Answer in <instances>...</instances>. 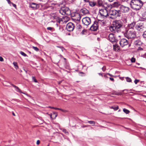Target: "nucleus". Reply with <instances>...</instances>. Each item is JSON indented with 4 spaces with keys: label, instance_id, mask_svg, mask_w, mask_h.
<instances>
[{
    "label": "nucleus",
    "instance_id": "1",
    "mask_svg": "<svg viewBox=\"0 0 146 146\" xmlns=\"http://www.w3.org/2000/svg\"><path fill=\"white\" fill-rule=\"evenodd\" d=\"M123 26V23L119 20H115L112 25L110 27V30L112 32H118Z\"/></svg>",
    "mask_w": 146,
    "mask_h": 146
},
{
    "label": "nucleus",
    "instance_id": "2",
    "mask_svg": "<svg viewBox=\"0 0 146 146\" xmlns=\"http://www.w3.org/2000/svg\"><path fill=\"white\" fill-rule=\"evenodd\" d=\"M143 4L141 0H131L130 4L132 9L137 11L141 9Z\"/></svg>",
    "mask_w": 146,
    "mask_h": 146
},
{
    "label": "nucleus",
    "instance_id": "3",
    "mask_svg": "<svg viewBox=\"0 0 146 146\" xmlns=\"http://www.w3.org/2000/svg\"><path fill=\"white\" fill-rule=\"evenodd\" d=\"M108 16L111 19H115L117 17L121 16L120 11L119 10L111 9L109 11Z\"/></svg>",
    "mask_w": 146,
    "mask_h": 146
},
{
    "label": "nucleus",
    "instance_id": "4",
    "mask_svg": "<svg viewBox=\"0 0 146 146\" xmlns=\"http://www.w3.org/2000/svg\"><path fill=\"white\" fill-rule=\"evenodd\" d=\"M124 35L128 39H134L136 37V32L134 29H126Z\"/></svg>",
    "mask_w": 146,
    "mask_h": 146
},
{
    "label": "nucleus",
    "instance_id": "5",
    "mask_svg": "<svg viewBox=\"0 0 146 146\" xmlns=\"http://www.w3.org/2000/svg\"><path fill=\"white\" fill-rule=\"evenodd\" d=\"M108 13L106 9H101L99 10L98 15L102 19H104L108 16Z\"/></svg>",
    "mask_w": 146,
    "mask_h": 146
},
{
    "label": "nucleus",
    "instance_id": "6",
    "mask_svg": "<svg viewBox=\"0 0 146 146\" xmlns=\"http://www.w3.org/2000/svg\"><path fill=\"white\" fill-rule=\"evenodd\" d=\"M108 39L113 44L116 43L118 41L115 35L112 33L109 34Z\"/></svg>",
    "mask_w": 146,
    "mask_h": 146
},
{
    "label": "nucleus",
    "instance_id": "7",
    "mask_svg": "<svg viewBox=\"0 0 146 146\" xmlns=\"http://www.w3.org/2000/svg\"><path fill=\"white\" fill-rule=\"evenodd\" d=\"M59 12L62 15H69L70 14V11L68 8L64 7L61 9L59 10Z\"/></svg>",
    "mask_w": 146,
    "mask_h": 146
},
{
    "label": "nucleus",
    "instance_id": "8",
    "mask_svg": "<svg viewBox=\"0 0 146 146\" xmlns=\"http://www.w3.org/2000/svg\"><path fill=\"white\" fill-rule=\"evenodd\" d=\"M103 21V20H99L98 22L95 21L94 23L91 27L90 29L92 31H96L98 29V24Z\"/></svg>",
    "mask_w": 146,
    "mask_h": 146
},
{
    "label": "nucleus",
    "instance_id": "9",
    "mask_svg": "<svg viewBox=\"0 0 146 146\" xmlns=\"http://www.w3.org/2000/svg\"><path fill=\"white\" fill-rule=\"evenodd\" d=\"M74 24L71 22L68 23L66 25V29L68 31H72L74 28Z\"/></svg>",
    "mask_w": 146,
    "mask_h": 146
},
{
    "label": "nucleus",
    "instance_id": "10",
    "mask_svg": "<svg viewBox=\"0 0 146 146\" xmlns=\"http://www.w3.org/2000/svg\"><path fill=\"white\" fill-rule=\"evenodd\" d=\"M82 22L84 25L87 26L89 25L91 23L90 18L88 17H85L83 19Z\"/></svg>",
    "mask_w": 146,
    "mask_h": 146
},
{
    "label": "nucleus",
    "instance_id": "11",
    "mask_svg": "<svg viewBox=\"0 0 146 146\" xmlns=\"http://www.w3.org/2000/svg\"><path fill=\"white\" fill-rule=\"evenodd\" d=\"M128 43V41L124 38L121 39L119 41V44L122 47L127 45Z\"/></svg>",
    "mask_w": 146,
    "mask_h": 146
},
{
    "label": "nucleus",
    "instance_id": "12",
    "mask_svg": "<svg viewBox=\"0 0 146 146\" xmlns=\"http://www.w3.org/2000/svg\"><path fill=\"white\" fill-rule=\"evenodd\" d=\"M119 8L120 9V10L119 11H120L121 13V12L124 13L128 12L129 10V7L123 5L120 6Z\"/></svg>",
    "mask_w": 146,
    "mask_h": 146
},
{
    "label": "nucleus",
    "instance_id": "13",
    "mask_svg": "<svg viewBox=\"0 0 146 146\" xmlns=\"http://www.w3.org/2000/svg\"><path fill=\"white\" fill-rule=\"evenodd\" d=\"M29 5V7L34 10L37 9L40 7L39 4H36L34 3H30Z\"/></svg>",
    "mask_w": 146,
    "mask_h": 146
},
{
    "label": "nucleus",
    "instance_id": "14",
    "mask_svg": "<svg viewBox=\"0 0 146 146\" xmlns=\"http://www.w3.org/2000/svg\"><path fill=\"white\" fill-rule=\"evenodd\" d=\"M144 28V24L142 23H139L135 27L136 29L139 31H143Z\"/></svg>",
    "mask_w": 146,
    "mask_h": 146
},
{
    "label": "nucleus",
    "instance_id": "15",
    "mask_svg": "<svg viewBox=\"0 0 146 146\" xmlns=\"http://www.w3.org/2000/svg\"><path fill=\"white\" fill-rule=\"evenodd\" d=\"M81 16L80 14L78 13H76L74 16H73L72 19L75 22H79L80 20Z\"/></svg>",
    "mask_w": 146,
    "mask_h": 146
},
{
    "label": "nucleus",
    "instance_id": "16",
    "mask_svg": "<svg viewBox=\"0 0 146 146\" xmlns=\"http://www.w3.org/2000/svg\"><path fill=\"white\" fill-rule=\"evenodd\" d=\"M135 24L136 22L134 21L130 24H129L127 26L128 29L134 30V28Z\"/></svg>",
    "mask_w": 146,
    "mask_h": 146
},
{
    "label": "nucleus",
    "instance_id": "17",
    "mask_svg": "<svg viewBox=\"0 0 146 146\" xmlns=\"http://www.w3.org/2000/svg\"><path fill=\"white\" fill-rule=\"evenodd\" d=\"M80 12L82 13L83 15H85L88 13L89 11L86 8H84L80 10Z\"/></svg>",
    "mask_w": 146,
    "mask_h": 146
},
{
    "label": "nucleus",
    "instance_id": "18",
    "mask_svg": "<svg viewBox=\"0 0 146 146\" xmlns=\"http://www.w3.org/2000/svg\"><path fill=\"white\" fill-rule=\"evenodd\" d=\"M115 44H113V48L114 50L116 51H118L119 50L120 47L119 46L116 44V43H115Z\"/></svg>",
    "mask_w": 146,
    "mask_h": 146
},
{
    "label": "nucleus",
    "instance_id": "19",
    "mask_svg": "<svg viewBox=\"0 0 146 146\" xmlns=\"http://www.w3.org/2000/svg\"><path fill=\"white\" fill-rule=\"evenodd\" d=\"M89 5L91 7H93L95 6L96 4V3L94 1H90L88 2Z\"/></svg>",
    "mask_w": 146,
    "mask_h": 146
},
{
    "label": "nucleus",
    "instance_id": "20",
    "mask_svg": "<svg viewBox=\"0 0 146 146\" xmlns=\"http://www.w3.org/2000/svg\"><path fill=\"white\" fill-rule=\"evenodd\" d=\"M141 21H144L146 20V13H143L142 14V18H141Z\"/></svg>",
    "mask_w": 146,
    "mask_h": 146
},
{
    "label": "nucleus",
    "instance_id": "21",
    "mask_svg": "<svg viewBox=\"0 0 146 146\" xmlns=\"http://www.w3.org/2000/svg\"><path fill=\"white\" fill-rule=\"evenodd\" d=\"M114 6L115 7H118L119 6L120 7L121 5L120 3L118 2H115L113 4Z\"/></svg>",
    "mask_w": 146,
    "mask_h": 146
},
{
    "label": "nucleus",
    "instance_id": "22",
    "mask_svg": "<svg viewBox=\"0 0 146 146\" xmlns=\"http://www.w3.org/2000/svg\"><path fill=\"white\" fill-rule=\"evenodd\" d=\"M15 89V90L17 92L25 94V93H24L23 92H21V90L17 86H16V87Z\"/></svg>",
    "mask_w": 146,
    "mask_h": 146
},
{
    "label": "nucleus",
    "instance_id": "23",
    "mask_svg": "<svg viewBox=\"0 0 146 146\" xmlns=\"http://www.w3.org/2000/svg\"><path fill=\"white\" fill-rule=\"evenodd\" d=\"M110 109H113L115 111L119 109V107L117 106L115 107H113V106H110Z\"/></svg>",
    "mask_w": 146,
    "mask_h": 146
},
{
    "label": "nucleus",
    "instance_id": "24",
    "mask_svg": "<svg viewBox=\"0 0 146 146\" xmlns=\"http://www.w3.org/2000/svg\"><path fill=\"white\" fill-rule=\"evenodd\" d=\"M123 111L125 113L127 114H129L130 113V111L129 110L125 109H123Z\"/></svg>",
    "mask_w": 146,
    "mask_h": 146
},
{
    "label": "nucleus",
    "instance_id": "25",
    "mask_svg": "<svg viewBox=\"0 0 146 146\" xmlns=\"http://www.w3.org/2000/svg\"><path fill=\"white\" fill-rule=\"evenodd\" d=\"M14 65L15 68L16 69H17L19 67L17 65V63L15 62H14L13 63Z\"/></svg>",
    "mask_w": 146,
    "mask_h": 146
},
{
    "label": "nucleus",
    "instance_id": "26",
    "mask_svg": "<svg viewBox=\"0 0 146 146\" xmlns=\"http://www.w3.org/2000/svg\"><path fill=\"white\" fill-rule=\"evenodd\" d=\"M56 21L57 22L60 23L61 21H62L61 19L59 17H57L56 18Z\"/></svg>",
    "mask_w": 146,
    "mask_h": 146
},
{
    "label": "nucleus",
    "instance_id": "27",
    "mask_svg": "<svg viewBox=\"0 0 146 146\" xmlns=\"http://www.w3.org/2000/svg\"><path fill=\"white\" fill-rule=\"evenodd\" d=\"M88 122L89 123L93 125H94L95 124V122L94 121H88Z\"/></svg>",
    "mask_w": 146,
    "mask_h": 146
},
{
    "label": "nucleus",
    "instance_id": "28",
    "mask_svg": "<svg viewBox=\"0 0 146 146\" xmlns=\"http://www.w3.org/2000/svg\"><path fill=\"white\" fill-rule=\"evenodd\" d=\"M142 36L143 38L146 40V31L143 32Z\"/></svg>",
    "mask_w": 146,
    "mask_h": 146
},
{
    "label": "nucleus",
    "instance_id": "29",
    "mask_svg": "<svg viewBox=\"0 0 146 146\" xmlns=\"http://www.w3.org/2000/svg\"><path fill=\"white\" fill-rule=\"evenodd\" d=\"M126 81L127 82H131V79L130 78H129L128 77H126Z\"/></svg>",
    "mask_w": 146,
    "mask_h": 146
},
{
    "label": "nucleus",
    "instance_id": "30",
    "mask_svg": "<svg viewBox=\"0 0 146 146\" xmlns=\"http://www.w3.org/2000/svg\"><path fill=\"white\" fill-rule=\"evenodd\" d=\"M20 53L24 56L26 57L27 56V54L21 51L20 52Z\"/></svg>",
    "mask_w": 146,
    "mask_h": 146
},
{
    "label": "nucleus",
    "instance_id": "31",
    "mask_svg": "<svg viewBox=\"0 0 146 146\" xmlns=\"http://www.w3.org/2000/svg\"><path fill=\"white\" fill-rule=\"evenodd\" d=\"M32 47L36 51H38L39 50V49L36 47L33 46Z\"/></svg>",
    "mask_w": 146,
    "mask_h": 146
},
{
    "label": "nucleus",
    "instance_id": "32",
    "mask_svg": "<svg viewBox=\"0 0 146 146\" xmlns=\"http://www.w3.org/2000/svg\"><path fill=\"white\" fill-rule=\"evenodd\" d=\"M131 61L132 62H135V58L134 57H132L131 59Z\"/></svg>",
    "mask_w": 146,
    "mask_h": 146
},
{
    "label": "nucleus",
    "instance_id": "33",
    "mask_svg": "<svg viewBox=\"0 0 146 146\" xmlns=\"http://www.w3.org/2000/svg\"><path fill=\"white\" fill-rule=\"evenodd\" d=\"M140 42H141V41L140 40H136L135 41V44L136 45H137V44L139 45Z\"/></svg>",
    "mask_w": 146,
    "mask_h": 146
},
{
    "label": "nucleus",
    "instance_id": "34",
    "mask_svg": "<svg viewBox=\"0 0 146 146\" xmlns=\"http://www.w3.org/2000/svg\"><path fill=\"white\" fill-rule=\"evenodd\" d=\"M62 131L67 134H68V132L66 130V129H63L62 130Z\"/></svg>",
    "mask_w": 146,
    "mask_h": 146
},
{
    "label": "nucleus",
    "instance_id": "35",
    "mask_svg": "<svg viewBox=\"0 0 146 146\" xmlns=\"http://www.w3.org/2000/svg\"><path fill=\"white\" fill-rule=\"evenodd\" d=\"M32 80H33V81L35 82H37V80L35 79V77L34 76H32Z\"/></svg>",
    "mask_w": 146,
    "mask_h": 146
},
{
    "label": "nucleus",
    "instance_id": "36",
    "mask_svg": "<svg viewBox=\"0 0 146 146\" xmlns=\"http://www.w3.org/2000/svg\"><path fill=\"white\" fill-rule=\"evenodd\" d=\"M77 27L78 29H80L82 28V27L81 26V25H80L79 24H77Z\"/></svg>",
    "mask_w": 146,
    "mask_h": 146
},
{
    "label": "nucleus",
    "instance_id": "37",
    "mask_svg": "<svg viewBox=\"0 0 146 146\" xmlns=\"http://www.w3.org/2000/svg\"><path fill=\"white\" fill-rule=\"evenodd\" d=\"M58 110H60L61 111H62L64 112H66L67 111L66 110H64L62 109H61L60 108H58Z\"/></svg>",
    "mask_w": 146,
    "mask_h": 146
},
{
    "label": "nucleus",
    "instance_id": "38",
    "mask_svg": "<svg viewBox=\"0 0 146 146\" xmlns=\"http://www.w3.org/2000/svg\"><path fill=\"white\" fill-rule=\"evenodd\" d=\"M53 28L51 27H48L47 28V29L48 30H50V31H52L53 29Z\"/></svg>",
    "mask_w": 146,
    "mask_h": 146
},
{
    "label": "nucleus",
    "instance_id": "39",
    "mask_svg": "<svg viewBox=\"0 0 146 146\" xmlns=\"http://www.w3.org/2000/svg\"><path fill=\"white\" fill-rule=\"evenodd\" d=\"M12 5L15 8H16V4L13 3L12 2L11 3V5Z\"/></svg>",
    "mask_w": 146,
    "mask_h": 146
},
{
    "label": "nucleus",
    "instance_id": "40",
    "mask_svg": "<svg viewBox=\"0 0 146 146\" xmlns=\"http://www.w3.org/2000/svg\"><path fill=\"white\" fill-rule=\"evenodd\" d=\"M139 82V80L137 79L135 80L134 81V83L135 84H137Z\"/></svg>",
    "mask_w": 146,
    "mask_h": 146
},
{
    "label": "nucleus",
    "instance_id": "41",
    "mask_svg": "<svg viewBox=\"0 0 146 146\" xmlns=\"http://www.w3.org/2000/svg\"><path fill=\"white\" fill-rule=\"evenodd\" d=\"M7 1L8 3L11 6V3L12 2L10 0H6Z\"/></svg>",
    "mask_w": 146,
    "mask_h": 146
},
{
    "label": "nucleus",
    "instance_id": "42",
    "mask_svg": "<svg viewBox=\"0 0 146 146\" xmlns=\"http://www.w3.org/2000/svg\"><path fill=\"white\" fill-rule=\"evenodd\" d=\"M102 69L103 72H104L105 71V70H106V68L105 66H103L102 68Z\"/></svg>",
    "mask_w": 146,
    "mask_h": 146
},
{
    "label": "nucleus",
    "instance_id": "43",
    "mask_svg": "<svg viewBox=\"0 0 146 146\" xmlns=\"http://www.w3.org/2000/svg\"><path fill=\"white\" fill-rule=\"evenodd\" d=\"M0 61L1 62H3V58L1 56H0Z\"/></svg>",
    "mask_w": 146,
    "mask_h": 146
},
{
    "label": "nucleus",
    "instance_id": "44",
    "mask_svg": "<svg viewBox=\"0 0 146 146\" xmlns=\"http://www.w3.org/2000/svg\"><path fill=\"white\" fill-rule=\"evenodd\" d=\"M57 47L58 48H61L62 49V51H63V49H64V48L62 46H57Z\"/></svg>",
    "mask_w": 146,
    "mask_h": 146
},
{
    "label": "nucleus",
    "instance_id": "45",
    "mask_svg": "<svg viewBox=\"0 0 146 146\" xmlns=\"http://www.w3.org/2000/svg\"><path fill=\"white\" fill-rule=\"evenodd\" d=\"M109 79L111 80L112 81H114V79L113 78H110Z\"/></svg>",
    "mask_w": 146,
    "mask_h": 146
},
{
    "label": "nucleus",
    "instance_id": "46",
    "mask_svg": "<svg viewBox=\"0 0 146 146\" xmlns=\"http://www.w3.org/2000/svg\"><path fill=\"white\" fill-rule=\"evenodd\" d=\"M40 143V141L39 140L37 141L36 142V144L37 145L39 144Z\"/></svg>",
    "mask_w": 146,
    "mask_h": 146
},
{
    "label": "nucleus",
    "instance_id": "47",
    "mask_svg": "<svg viewBox=\"0 0 146 146\" xmlns=\"http://www.w3.org/2000/svg\"><path fill=\"white\" fill-rule=\"evenodd\" d=\"M107 75H108L107 74H105L104 75V76L105 78H108V77L107 76Z\"/></svg>",
    "mask_w": 146,
    "mask_h": 146
},
{
    "label": "nucleus",
    "instance_id": "48",
    "mask_svg": "<svg viewBox=\"0 0 146 146\" xmlns=\"http://www.w3.org/2000/svg\"><path fill=\"white\" fill-rule=\"evenodd\" d=\"M11 85L13 87H14L15 88H16V86H15V85L13 84H11Z\"/></svg>",
    "mask_w": 146,
    "mask_h": 146
},
{
    "label": "nucleus",
    "instance_id": "49",
    "mask_svg": "<svg viewBox=\"0 0 146 146\" xmlns=\"http://www.w3.org/2000/svg\"><path fill=\"white\" fill-rule=\"evenodd\" d=\"M11 85L13 87H14L15 88H16V86H15V85L13 84H11Z\"/></svg>",
    "mask_w": 146,
    "mask_h": 146
},
{
    "label": "nucleus",
    "instance_id": "50",
    "mask_svg": "<svg viewBox=\"0 0 146 146\" xmlns=\"http://www.w3.org/2000/svg\"><path fill=\"white\" fill-rule=\"evenodd\" d=\"M139 50H143V48H141V47H139Z\"/></svg>",
    "mask_w": 146,
    "mask_h": 146
},
{
    "label": "nucleus",
    "instance_id": "51",
    "mask_svg": "<svg viewBox=\"0 0 146 146\" xmlns=\"http://www.w3.org/2000/svg\"><path fill=\"white\" fill-rule=\"evenodd\" d=\"M98 74L100 75V76H101L102 77H103V74H102V73H98Z\"/></svg>",
    "mask_w": 146,
    "mask_h": 146
},
{
    "label": "nucleus",
    "instance_id": "52",
    "mask_svg": "<svg viewBox=\"0 0 146 146\" xmlns=\"http://www.w3.org/2000/svg\"><path fill=\"white\" fill-rule=\"evenodd\" d=\"M84 1L85 2H89V0H84Z\"/></svg>",
    "mask_w": 146,
    "mask_h": 146
},
{
    "label": "nucleus",
    "instance_id": "53",
    "mask_svg": "<svg viewBox=\"0 0 146 146\" xmlns=\"http://www.w3.org/2000/svg\"><path fill=\"white\" fill-rule=\"evenodd\" d=\"M129 0H121L123 2H127Z\"/></svg>",
    "mask_w": 146,
    "mask_h": 146
},
{
    "label": "nucleus",
    "instance_id": "54",
    "mask_svg": "<svg viewBox=\"0 0 146 146\" xmlns=\"http://www.w3.org/2000/svg\"><path fill=\"white\" fill-rule=\"evenodd\" d=\"M107 74L108 75H109L110 76H113L111 74L109 73H107Z\"/></svg>",
    "mask_w": 146,
    "mask_h": 146
},
{
    "label": "nucleus",
    "instance_id": "55",
    "mask_svg": "<svg viewBox=\"0 0 146 146\" xmlns=\"http://www.w3.org/2000/svg\"><path fill=\"white\" fill-rule=\"evenodd\" d=\"M89 126V125H85V126H84L83 127H87L88 126Z\"/></svg>",
    "mask_w": 146,
    "mask_h": 146
},
{
    "label": "nucleus",
    "instance_id": "56",
    "mask_svg": "<svg viewBox=\"0 0 146 146\" xmlns=\"http://www.w3.org/2000/svg\"><path fill=\"white\" fill-rule=\"evenodd\" d=\"M48 107L49 108H51V109H54V107H53L49 106Z\"/></svg>",
    "mask_w": 146,
    "mask_h": 146
},
{
    "label": "nucleus",
    "instance_id": "57",
    "mask_svg": "<svg viewBox=\"0 0 146 146\" xmlns=\"http://www.w3.org/2000/svg\"><path fill=\"white\" fill-rule=\"evenodd\" d=\"M12 114L14 116L15 115V113L13 112H12Z\"/></svg>",
    "mask_w": 146,
    "mask_h": 146
},
{
    "label": "nucleus",
    "instance_id": "58",
    "mask_svg": "<svg viewBox=\"0 0 146 146\" xmlns=\"http://www.w3.org/2000/svg\"><path fill=\"white\" fill-rule=\"evenodd\" d=\"M54 109L55 110H58V108H54Z\"/></svg>",
    "mask_w": 146,
    "mask_h": 146
},
{
    "label": "nucleus",
    "instance_id": "59",
    "mask_svg": "<svg viewBox=\"0 0 146 146\" xmlns=\"http://www.w3.org/2000/svg\"><path fill=\"white\" fill-rule=\"evenodd\" d=\"M80 74H85L84 73V72H80Z\"/></svg>",
    "mask_w": 146,
    "mask_h": 146
},
{
    "label": "nucleus",
    "instance_id": "60",
    "mask_svg": "<svg viewBox=\"0 0 146 146\" xmlns=\"http://www.w3.org/2000/svg\"><path fill=\"white\" fill-rule=\"evenodd\" d=\"M122 94L121 93H120L117 94V95H121Z\"/></svg>",
    "mask_w": 146,
    "mask_h": 146
},
{
    "label": "nucleus",
    "instance_id": "61",
    "mask_svg": "<svg viewBox=\"0 0 146 146\" xmlns=\"http://www.w3.org/2000/svg\"><path fill=\"white\" fill-rule=\"evenodd\" d=\"M125 90H127H127H123L122 91V92H123Z\"/></svg>",
    "mask_w": 146,
    "mask_h": 146
},
{
    "label": "nucleus",
    "instance_id": "62",
    "mask_svg": "<svg viewBox=\"0 0 146 146\" xmlns=\"http://www.w3.org/2000/svg\"><path fill=\"white\" fill-rule=\"evenodd\" d=\"M60 56L61 57H63V56L62 55H60Z\"/></svg>",
    "mask_w": 146,
    "mask_h": 146
},
{
    "label": "nucleus",
    "instance_id": "63",
    "mask_svg": "<svg viewBox=\"0 0 146 146\" xmlns=\"http://www.w3.org/2000/svg\"><path fill=\"white\" fill-rule=\"evenodd\" d=\"M137 64L138 65H139L140 64H139V63H137Z\"/></svg>",
    "mask_w": 146,
    "mask_h": 146
},
{
    "label": "nucleus",
    "instance_id": "64",
    "mask_svg": "<svg viewBox=\"0 0 146 146\" xmlns=\"http://www.w3.org/2000/svg\"><path fill=\"white\" fill-rule=\"evenodd\" d=\"M72 0V1H73V2H74V1H75L76 0Z\"/></svg>",
    "mask_w": 146,
    "mask_h": 146
}]
</instances>
